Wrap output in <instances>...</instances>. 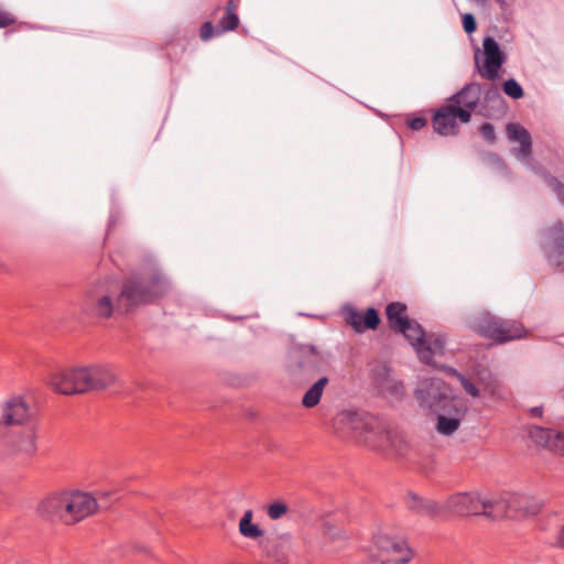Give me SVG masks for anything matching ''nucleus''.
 Wrapping results in <instances>:
<instances>
[{"mask_svg": "<svg viewBox=\"0 0 564 564\" xmlns=\"http://www.w3.org/2000/svg\"><path fill=\"white\" fill-rule=\"evenodd\" d=\"M406 503L410 509L440 519L479 514L499 518L506 509L500 502L497 509H494V498H482L478 492H457L449 496L444 502L409 495Z\"/></svg>", "mask_w": 564, "mask_h": 564, "instance_id": "f257e3e1", "label": "nucleus"}, {"mask_svg": "<svg viewBox=\"0 0 564 564\" xmlns=\"http://www.w3.org/2000/svg\"><path fill=\"white\" fill-rule=\"evenodd\" d=\"M336 431L370 449L381 448L388 440L384 420L365 411H343L335 419Z\"/></svg>", "mask_w": 564, "mask_h": 564, "instance_id": "f03ea898", "label": "nucleus"}, {"mask_svg": "<svg viewBox=\"0 0 564 564\" xmlns=\"http://www.w3.org/2000/svg\"><path fill=\"white\" fill-rule=\"evenodd\" d=\"M116 380L112 371L106 367H82L61 370L52 375L51 388L62 394L85 393L111 386Z\"/></svg>", "mask_w": 564, "mask_h": 564, "instance_id": "7ed1b4c3", "label": "nucleus"}, {"mask_svg": "<svg viewBox=\"0 0 564 564\" xmlns=\"http://www.w3.org/2000/svg\"><path fill=\"white\" fill-rule=\"evenodd\" d=\"M167 291V282L158 273L131 275L123 280L117 297V308L130 312L153 303Z\"/></svg>", "mask_w": 564, "mask_h": 564, "instance_id": "20e7f679", "label": "nucleus"}, {"mask_svg": "<svg viewBox=\"0 0 564 564\" xmlns=\"http://www.w3.org/2000/svg\"><path fill=\"white\" fill-rule=\"evenodd\" d=\"M36 453V424L8 431L0 440L1 457L17 465L30 464Z\"/></svg>", "mask_w": 564, "mask_h": 564, "instance_id": "39448f33", "label": "nucleus"}, {"mask_svg": "<svg viewBox=\"0 0 564 564\" xmlns=\"http://www.w3.org/2000/svg\"><path fill=\"white\" fill-rule=\"evenodd\" d=\"M440 369L446 375L456 378L464 391L471 398H479L481 390L492 399L503 398L502 383L488 368L481 365L474 366L470 370V376L463 375L448 366H441Z\"/></svg>", "mask_w": 564, "mask_h": 564, "instance_id": "423d86ee", "label": "nucleus"}, {"mask_svg": "<svg viewBox=\"0 0 564 564\" xmlns=\"http://www.w3.org/2000/svg\"><path fill=\"white\" fill-rule=\"evenodd\" d=\"M470 328L479 336L491 340L494 344H503L522 338L525 329L516 321H506L490 313L484 312L470 321Z\"/></svg>", "mask_w": 564, "mask_h": 564, "instance_id": "0eeeda50", "label": "nucleus"}, {"mask_svg": "<svg viewBox=\"0 0 564 564\" xmlns=\"http://www.w3.org/2000/svg\"><path fill=\"white\" fill-rule=\"evenodd\" d=\"M111 492H101L98 498L82 491H63L64 524H75L95 513L98 508H108Z\"/></svg>", "mask_w": 564, "mask_h": 564, "instance_id": "6e6552de", "label": "nucleus"}, {"mask_svg": "<svg viewBox=\"0 0 564 564\" xmlns=\"http://www.w3.org/2000/svg\"><path fill=\"white\" fill-rule=\"evenodd\" d=\"M420 406L431 413L445 410L458 401L451 395L449 387L441 378H424L417 382L414 392Z\"/></svg>", "mask_w": 564, "mask_h": 564, "instance_id": "1a4fd4ad", "label": "nucleus"}, {"mask_svg": "<svg viewBox=\"0 0 564 564\" xmlns=\"http://www.w3.org/2000/svg\"><path fill=\"white\" fill-rule=\"evenodd\" d=\"M30 424H35L34 412L23 398L11 397L0 403V434Z\"/></svg>", "mask_w": 564, "mask_h": 564, "instance_id": "9d476101", "label": "nucleus"}, {"mask_svg": "<svg viewBox=\"0 0 564 564\" xmlns=\"http://www.w3.org/2000/svg\"><path fill=\"white\" fill-rule=\"evenodd\" d=\"M405 311L406 306L404 304L390 303V330L401 333L416 351L419 344L424 339L425 332L416 321L404 315Z\"/></svg>", "mask_w": 564, "mask_h": 564, "instance_id": "9b49d317", "label": "nucleus"}, {"mask_svg": "<svg viewBox=\"0 0 564 564\" xmlns=\"http://www.w3.org/2000/svg\"><path fill=\"white\" fill-rule=\"evenodd\" d=\"M258 547L269 564H289L292 536L289 533L268 535L259 540Z\"/></svg>", "mask_w": 564, "mask_h": 564, "instance_id": "f8f14e48", "label": "nucleus"}, {"mask_svg": "<svg viewBox=\"0 0 564 564\" xmlns=\"http://www.w3.org/2000/svg\"><path fill=\"white\" fill-rule=\"evenodd\" d=\"M467 111L459 110L454 104L448 101L442 105L433 116V128L441 135H454L458 132L460 123L469 122Z\"/></svg>", "mask_w": 564, "mask_h": 564, "instance_id": "ddd939ff", "label": "nucleus"}, {"mask_svg": "<svg viewBox=\"0 0 564 564\" xmlns=\"http://www.w3.org/2000/svg\"><path fill=\"white\" fill-rule=\"evenodd\" d=\"M290 369L294 375L314 376L325 364L324 356L312 345H301L291 355Z\"/></svg>", "mask_w": 564, "mask_h": 564, "instance_id": "4468645a", "label": "nucleus"}, {"mask_svg": "<svg viewBox=\"0 0 564 564\" xmlns=\"http://www.w3.org/2000/svg\"><path fill=\"white\" fill-rule=\"evenodd\" d=\"M505 506V512L499 518H522L534 516L540 512L541 503L528 496L520 494H506L500 498H494V509H497L498 503Z\"/></svg>", "mask_w": 564, "mask_h": 564, "instance_id": "2eb2a0df", "label": "nucleus"}, {"mask_svg": "<svg viewBox=\"0 0 564 564\" xmlns=\"http://www.w3.org/2000/svg\"><path fill=\"white\" fill-rule=\"evenodd\" d=\"M484 62L480 64L476 56V64L481 77L488 80H496L499 77V70L505 63L506 56L501 52L499 44L491 36H486L482 41Z\"/></svg>", "mask_w": 564, "mask_h": 564, "instance_id": "dca6fc26", "label": "nucleus"}, {"mask_svg": "<svg viewBox=\"0 0 564 564\" xmlns=\"http://www.w3.org/2000/svg\"><path fill=\"white\" fill-rule=\"evenodd\" d=\"M344 321L356 333H364L367 329H376L380 324V316L376 308L369 307L360 312L351 305L343 308Z\"/></svg>", "mask_w": 564, "mask_h": 564, "instance_id": "f3484780", "label": "nucleus"}, {"mask_svg": "<svg viewBox=\"0 0 564 564\" xmlns=\"http://www.w3.org/2000/svg\"><path fill=\"white\" fill-rule=\"evenodd\" d=\"M466 412L467 406L459 400L445 410L434 412V414H437L436 431L445 436L453 435L458 430Z\"/></svg>", "mask_w": 564, "mask_h": 564, "instance_id": "a211bd4d", "label": "nucleus"}, {"mask_svg": "<svg viewBox=\"0 0 564 564\" xmlns=\"http://www.w3.org/2000/svg\"><path fill=\"white\" fill-rule=\"evenodd\" d=\"M544 249L551 264L564 265V229L561 223L545 231Z\"/></svg>", "mask_w": 564, "mask_h": 564, "instance_id": "6ab92c4d", "label": "nucleus"}, {"mask_svg": "<svg viewBox=\"0 0 564 564\" xmlns=\"http://www.w3.org/2000/svg\"><path fill=\"white\" fill-rule=\"evenodd\" d=\"M529 436L538 446L545 447L564 456V430L556 431L540 426H531L529 429Z\"/></svg>", "mask_w": 564, "mask_h": 564, "instance_id": "aec40b11", "label": "nucleus"}, {"mask_svg": "<svg viewBox=\"0 0 564 564\" xmlns=\"http://www.w3.org/2000/svg\"><path fill=\"white\" fill-rule=\"evenodd\" d=\"M446 339L442 334H430L424 336V339L419 344L416 350L419 359L430 366L437 367L433 362L434 356H442L445 351Z\"/></svg>", "mask_w": 564, "mask_h": 564, "instance_id": "412c9836", "label": "nucleus"}, {"mask_svg": "<svg viewBox=\"0 0 564 564\" xmlns=\"http://www.w3.org/2000/svg\"><path fill=\"white\" fill-rule=\"evenodd\" d=\"M480 97L481 86L477 83H470L453 95L448 101L454 104L459 110L467 111L469 119H471V113L478 106Z\"/></svg>", "mask_w": 564, "mask_h": 564, "instance_id": "4be33fe9", "label": "nucleus"}, {"mask_svg": "<svg viewBox=\"0 0 564 564\" xmlns=\"http://www.w3.org/2000/svg\"><path fill=\"white\" fill-rule=\"evenodd\" d=\"M506 133L510 141L520 143V148L513 150L514 155L519 160L529 159L532 150V141L529 131L519 123H508Z\"/></svg>", "mask_w": 564, "mask_h": 564, "instance_id": "5701e85b", "label": "nucleus"}, {"mask_svg": "<svg viewBox=\"0 0 564 564\" xmlns=\"http://www.w3.org/2000/svg\"><path fill=\"white\" fill-rule=\"evenodd\" d=\"M63 492H56L44 498L37 506L39 514L48 521L64 523Z\"/></svg>", "mask_w": 564, "mask_h": 564, "instance_id": "b1692460", "label": "nucleus"}, {"mask_svg": "<svg viewBox=\"0 0 564 564\" xmlns=\"http://www.w3.org/2000/svg\"><path fill=\"white\" fill-rule=\"evenodd\" d=\"M84 310L90 316L109 318L115 310L118 308L109 295H99L88 296L85 301Z\"/></svg>", "mask_w": 564, "mask_h": 564, "instance_id": "393cba45", "label": "nucleus"}, {"mask_svg": "<svg viewBox=\"0 0 564 564\" xmlns=\"http://www.w3.org/2000/svg\"><path fill=\"white\" fill-rule=\"evenodd\" d=\"M414 556V550L403 535L390 538V564H409Z\"/></svg>", "mask_w": 564, "mask_h": 564, "instance_id": "a878e982", "label": "nucleus"}, {"mask_svg": "<svg viewBox=\"0 0 564 564\" xmlns=\"http://www.w3.org/2000/svg\"><path fill=\"white\" fill-rule=\"evenodd\" d=\"M369 379L378 393L384 394L388 391V361L386 359H376L369 362Z\"/></svg>", "mask_w": 564, "mask_h": 564, "instance_id": "bb28decb", "label": "nucleus"}, {"mask_svg": "<svg viewBox=\"0 0 564 564\" xmlns=\"http://www.w3.org/2000/svg\"><path fill=\"white\" fill-rule=\"evenodd\" d=\"M367 553L366 564H386L388 560V535L384 533L375 534Z\"/></svg>", "mask_w": 564, "mask_h": 564, "instance_id": "cd10ccee", "label": "nucleus"}, {"mask_svg": "<svg viewBox=\"0 0 564 564\" xmlns=\"http://www.w3.org/2000/svg\"><path fill=\"white\" fill-rule=\"evenodd\" d=\"M253 512L252 510H246L242 518L239 521V532L242 536L247 539H262L263 530L258 525L252 523Z\"/></svg>", "mask_w": 564, "mask_h": 564, "instance_id": "c85d7f7f", "label": "nucleus"}, {"mask_svg": "<svg viewBox=\"0 0 564 564\" xmlns=\"http://www.w3.org/2000/svg\"><path fill=\"white\" fill-rule=\"evenodd\" d=\"M328 383L327 377L319 378L303 395L302 404L306 409L316 406L322 398L323 391Z\"/></svg>", "mask_w": 564, "mask_h": 564, "instance_id": "c756f323", "label": "nucleus"}, {"mask_svg": "<svg viewBox=\"0 0 564 564\" xmlns=\"http://www.w3.org/2000/svg\"><path fill=\"white\" fill-rule=\"evenodd\" d=\"M239 25V17L237 13L225 12L224 17L216 25V34L221 35L226 32L234 31Z\"/></svg>", "mask_w": 564, "mask_h": 564, "instance_id": "7c9ffc66", "label": "nucleus"}, {"mask_svg": "<svg viewBox=\"0 0 564 564\" xmlns=\"http://www.w3.org/2000/svg\"><path fill=\"white\" fill-rule=\"evenodd\" d=\"M503 91L506 95L513 99H519L523 96V89L516 79H508L503 83Z\"/></svg>", "mask_w": 564, "mask_h": 564, "instance_id": "2f4dec72", "label": "nucleus"}, {"mask_svg": "<svg viewBox=\"0 0 564 564\" xmlns=\"http://www.w3.org/2000/svg\"><path fill=\"white\" fill-rule=\"evenodd\" d=\"M288 511V507L283 502H273L268 507V516L272 520H278Z\"/></svg>", "mask_w": 564, "mask_h": 564, "instance_id": "473e14b6", "label": "nucleus"}, {"mask_svg": "<svg viewBox=\"0 0 564 564\" xmlns=\"http://www.w3.org/2000/svg\"><path fill=\"white\" fill-rule=\"evenodd\" d=\"M545 182L547 186L558 196V198L564 202V184L551 175L545 176Z\"/></svg>", "mask_w": 564, "mask_h": 564, "instance_id": "72a5a7b5", "label": "nucleus"}, {"mask_svg": "<svg viewBox=\"0 0 564 564\" xmlns=\"http://www.w3.org/2000/svg\"><path fill=\"white\" fill-rule=\"evenodd\" d=\"M486 101H492L498 109L505 108V100L501 97V94L498 88L494 87L486 91L485 95Z\"/></svg>", "mask_w": 564, "mask_h": 564, "instance_id": "f704fd0d", "label": "nucleus"}, {"mask_svg": "<svg viewBox=\"0 0 564 564\" xmlns=\"http://www.w3.org/2000/svg\"><path fill=\"white\" fill-rule=\"evenodd\" d=\"M199 36L203 41H209L214 36H218L216 26L210 21L204 22L199 29Z\"/></svg>", "mask_w": 564, "mask_h": 564, "instance_id": "c9c22d12", "label": "nucleus"}, {"mask_svg": "<svg viewBox=\"0 0 564 564\" xmlns=\"http://www.w3.org/2000/svg\"><path fill=\"white\" fill-rule=\"evenodd\" d=\"M479 131H480V134L484 138V140H486L488 143L496 142L495 128L491 123L487 122V123L481 124Z\"/></svg>", "mask_w": 564, "mask_h": 564, "instance_id": "e433bc0d", "label": "nucleus"}, {"mask_svg": "<svg viewBox=\"0 0 564 564\" xmlns=\"http://www.w3.org/2000/svg\"><path fill=\"white\" fill-rule=\"evenodd\" d=\"M17 23V18L9 11L0 10V29H4Z\"/></svg>", "mask_w": 564, "mask_h": 564, "instance_id": "4c0bfd02", "label": "nucleus"}, {"mask_svg": "<svg viewBox=\"0 0 564 564\" xmlns=\"http://www.w3.org/2000/svg\"><path fill=\"white\" fill-rule=\"evenodd\" d=\"M463 26L467 33H473L476 30V20L473 14L466 13L463 15Z\"/></svg>", "mask_w": 564, "mask_h": 564, "instance_id": "58836bf2", "label": "nucleus"}, {"mask_svg": "<svg viewBox=\"0 0 564 564\" xmlns=\"http://www.w3.org/2000/svg\"><path fill=\"white\" fill-rule=\"evenodd\" d=\"M390 398L394 395L397 399L404 394V386L401 382L390 380Z\"/></svg>", "mask_w": 564, "mask_h": 564, "instance_id": "ea45409f", "label": "nucleus"}, {"mask_svg": "<svg viewBox=\"0 0 564 564\" xmlns=\"http://www.w3.org/2000/svg\"><path fill=\"white\" fill-rule=\"evenodd\" d=\"M427 121L423 117H415L409 120L408 124L412 130H421L426 126Z\"/></svg>", "mask_w": 564, "mask_h": 564, "instance_id": "a19ab883", "label": "nucleus"}, {"mask_svg": "<svg viewBox=\"0 0 564 564\" xmlns=\"http://www.w3.org/2000/svg\"><path fill=\"white\" fill-rule=\"evenodd\" d=\"M240 0H228L225 7V12L237 13Z\"/></svg>", "mask_w": 564, "mask_h": 564, "instance_id": "79ce46f5", "label": "nucleus"}, {"mask_svg": "<svg viewBox=\"0 0 564 564\" xmlns=\"http://www.w3.org/2000/svg\"><path fill=\"white\" fill-rule=\"evenodd\" d=\"M556 544L564 549V525L561 528V530L558 531L557 535H556Z\"/></svg>", "mask_w": 564, "mask_h": 564, "instance_id": "37998d69", "label": "nucleus"}, {"mask_svg": "<svg viewBox=\"0 0 564 564\" xmlns=\"http://www.w3.org/2000/svg\"><path fill=\"white\" fill-rule=\"evenodd\" d=\"M531 414L533 416H540L542 414V408L541 406H534L530 410Z\"/></svg>", "mask_w": 564, "mask_h": 564, "instance_id": "c03bdc74", "label": "nucleus"}]
</instances>
